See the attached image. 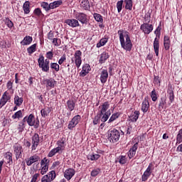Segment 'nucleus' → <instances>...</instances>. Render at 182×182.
Masks as SVG:
<instances>
[{"label":"nucleus","mask_w":182,"mask_h":182,"mask_svg":"<svg viewBox=\"0 0 182 182\" xmlns=\"http://www.w3.org/2000/svg\"><path fill=\"white\" fill-rule=\"evenodd\" d=\"M23 129H25V122H23V119L22 122H20L18 124V132H23Z\"/></svg>","instance_id":"nucleus-52"},{"label":"nucleus","mask_w":182,"mask_h":182,"mask_svg":"<svg viewBox=\"0 0 182 182\" xmlns=\"http://www.w3.org/2000/svg\"><path fill=\"white\" fill-rule=\"evenodd\" d=\"M168 99L171 103H173L174 102V94H168Z\"/></svg>","instance_id":"nucleus-64"},{"label":"nucleus","mask_w":182,"mask_h":182,"mask_svg":"<svg viewBox=\"0 0 182 182\" xmlns=\"http://www.w3.org/2000/svg\"><path fill=\"white\" fill-rule=\"evenodd\" d=\"M75 101H73V100H69L67 102V107L68 108L70 112H73V110H75Z\"/></svg>","instance_id":"nucleus-34"},{"label":"nucleus","mask_w":182,"mask_h":182,"mask_svg":"<svg viewBox=\"0 0 182 182\" xmlns=\"http://www.w3.org/2000/svg\"><path fill=\"white\" fill-rule=\"evenodd\" d=\"M75 18L81 23L87 25V16L83 13L75 14Z\"/></svg>","instance_id":"nucleus-12"},{"label":"nucleus","mask_w":182,"mask_h":182,"mask_svg":"<svg viewBox=\"0 0 182 182\" xmlns=\"http://www.w3.org/2000/svg\"><path fill=\"white\" fill-rule=\"evenodd\" d=\"M5 23L10 29L14 28V22H12L9 18H6Z\"/></svg>","instance_id":"nucleus-49"},{"label":"nucleus","mask_w":182,"mask_h":182,"mask_svg":"<svg viewBox=\"0 0 182 182\" xmlns=\"http://www.w3.org/2000/svg\"><path fill=\"white\" fill-rule=\"evenodd\" d=\"M50 68L52 70H55V72H59L60 69V66L56 63H50Z\"/></svg>","instance_id":"nucleus-38"},{"label":"nucleus","mask_w":182,"mask_h":182,"mask_svg":"<svg viewBox=\"0 0 182 182\" xmlns=\"http://www.w3.org/2000/svg\"><path fill=\"white\" fill-rule=\"evenodd\" d=\"M41 164L42 167L41 174L43 176L48 173V170L49 169V160L46 159V158H44L41 160Z\"/></svg>","instance_id":"nucleus-9"},{"label":"nucleus","mask_w":182,"mask_h":182,"mask_svg":"<svg viewBox=\"0 0 182 182\" xmlns=\"http://www.w3.org/2000/svg\"><path fill=\"white\" fill-rule=\"evenodd\" d=\"M38 66L43 72H49V65L45 64V57L41 55L38 60Z\"/></svg>","instance_id":"nucleus-8"},{"label":"nucleus","mask_w":182,"mask_h":182,"mask_svg":"<svg viewBox=\"0 0 182 182\" xmlns=\"http://www.w3.org/2000/svg\"><path fill=\"white\" fill-rule=\"evenodd\" d=\"M46 85V87H55V81L53 79H46L43 80Z\"/></svg>","instance_id":"nucleus-29"},{"label":"nucleus","mask_w":182,"mask_h":182,"mask_svg":"<svg viewBox=\"0 0 182 182\" xmlns=\"http://www.w3.org/2000/svg\"><path fill=\"white\" fill-rule=\"evenodd\" d=\"M167 93H168V95L174 94V87H173V85H168Z\"/></svg>","instance_id":"nucleus-57"},{"label":"nucleus","mask_w":182,"mask_h":182,"mask_svg":"<svg viewBox=\"0 0 182 182\" xmlns=\"http://www.w3.org/2000/svg\"><path fill=\"white\" fill-rule=\"evenodd\" d=\"M151 97L153 102L157 100V93H156V90H153L151 93Z\"/></svg>","instance_id":"nucleus-53"},{"label":"nucleus","mask_w":182,"mask_h":182,"mask_svg":"<svg viewBox=\"0 0 182 182\" xmlns=\"http://www.w3.org/2000/svg\"><path fill=\"white\" fill-rule=\"evenodd\" d=\"M137 149H139V144L135 143L128 151V157L129 159H133L134 156H136V152L137 151Z\"/></svg>","instance_id":"nucleus-15"},{"label":"nucleus","mask_w":182,"mask_h":182,"mask_svg":"<svg viewBox=\"0 0 182 182\" xmlns=\"http://www.w3.org/2000/svg\"><path fill=\"white\" fill-rule=\"evenodd\" d=\"M22 103H23V97H19L18 95H16L14 96V105L19 107L22 106Z\"/></svg>","instance_id":"nucleus-25"},{"label":"nucleus","mask_w":182,"mask_h":182,"mask_svg":"<svg viewBox=\"0 0 182 182\" xmlns=\"http://www.w3.org/2000/svg\"><path fill=\"white\" fill-rule=\"evenodd\" d=\"M171 41H170V37L168 36H165L164 38V46L165 50H168L170 49V45Z\"/></svg>","instance_id":"nucleus-23"},{"label":"nucleus","mask_w":182,"mask_h":182,"mask_svg":"<svg viewBox=\"0 0 182 182\" xmlns=\"http://www.w3.org/2000/svg\"><path fill=\"white\" fill-rule=\"evenodd\" d=\"M65 138H62L60 141H58L57 144L58 147H56L60 153L63 150H65L66 144H65Z\"/></svg>","instance_id":"nucleus-24"},{"label":"nucleus","mask_w":182,"mask_h":182,"mask_svg":"<svg viewBox=\"0 0 182 182\" xmlns=\"http://www.w3.org/2000/svg\"><path fill=\"white\" fill-rule=\"evenodd\" d=\"M109 102H105L103 103L102 109L100 110V116H102V114H105V113H106L107 112V109H109Z\"/></svg>","instance_id":"nucleus-35"},{"label":"nucleus","mask_w":182,"mask_h":182,"mask_svg":"<svg viewBox=\"0 0 182 182\" xmlns=\"http://www.w3.org/2000/svg\"><path fill=\"white\" fill-rule=\"evenodd\" d=\"M9 100H11V95H9V92L6 91L0 99V109H2V107H4Z\"/></svg>","instance_id":"nucleus-7"},{"label":"nucleus","mask_w":182,"mask_h":182,"mask_svg":"<svg viewBox=\"0 0 182 182\" xmlns=\"http://www.w3.org/2000/svg\"><path fill=\"white\" fill-rule=\"evenodd\" d=\"M63 2L62 1L59 0V1H55L53 3L50 4V9H55V8H58L59 6H60V5H62Z\"/></svg>","instance_id":"nucleus-36"},{"label":"nucleus","mask_w":182,"mask_h":182,"mask_svg":"<svg viewBox=\"0 0 182 182\" xmlns=\"http://www.w3.org/2000/svg\"><path fill=\"white\" fill-rule=\"evenodd\" d=\"M88 160H91V161H95L96 160H99L100 159V156L97 154H92L87 156Z\"/></svg>","instance_id":"nucleus-37"},{"label":"nucleus","mask_w":182,"mask_h":182,"mask_svg":"<svg viewBox=\"0 0 182 182\" xmlns=\"http://www.w3.org/2000/svg\"><path fill=\"white\" fill-rule=\"evenodd\" d=\"M81 117L77 114L75 115L71 120L74 122L75 124H79V122H80Z\"/></svg>","instance_id":"nucleus-54"},{"label":"nucleus","mask_w":182,"mask_h":182,"mask_svg":"<svg viewBox=\"0 0 182 182\" xmlns=\"http://www.w3.org/2000/svg\"><path fill=\"white\" fill-rule=\"evenodd\" d=\"M52 112L50 107H46L41 110L42 117H46L49 116V114Z\"/></svg>","instance_id":"nucleus-27"},{"label":"nucleus","mask_w":182,"mask_h":182,"mask_svg":"<svg viewBox=\"0 0 182 182\" xmlns=\"http://www.w3.org/2000/svg\"><path fill=\"white\" fill-rule=\"evenodd\" d=\"M109 58H110V55H109V53L103 52L100 57V63H105V62H106L107 60L109 59Z\"/></svg>","instance_id":"nucleus-26"},{"label":"nucleus","mask_w":182,"mask_h":182,"mask_svg":"<svg viewBox=\"0 0 182 182\" xmlns=\"http://www.w3.org/2000/svg\"><path fill=\"white\" fill-rule=\"evenodd\" d=\"M106 43H107V38H102L97 44V48H102V46H105Z\"/></svg>","instance_id":"nucleus-42"},{"label":"nucleus","mask_w":182,"mask_h":182,"mask_svg":"<svg viewBox=\"0 0 182 182\" xmlns=\"http://www.w3.org/2000/svg\"><path fill=\"white\" fill-rule=\"evenodd\" d=\"M76 126H77V124L73 122V120L71 119V121L68 124V129L70 130H72L73 127H76Z\"/></svg>","instance_id":"nucleus-59"},{"label":"nucleus","mask_w":182,"mask_h":182,"mask_svg":"<svg viewBox=\"0 0 182 182\" xmlns=\"http://www.w3.org/2000/svg\"><path fill=\"white\" fill-rule=\"evenodd\" d=\"M100 122V117L98 115L95 116L93 119V124L96 126V124H98V123Z\"/></svg>","instance_id":"nucleus-60"},{"label":"nucleus","mask_w":182,"mask_h":182,"mask_svg":"<svg viewBox=\"0 0 182 182\" xmlns=\"http://www.w3.org/2000/svg\"><path fill=\"white\" fill-rule=\"evenodd\" d=\"M93 16L97 22H103V16H102V15H100V14L95 13L93 14Z\"/></svg>","instance_id":"nucleus-40"},{"label":"nucleus","mask_w":182,"mask_h":182,"mask_svg":"<svg viewBox=\"0 0 182 182\" xmlns=\"http://www.w3.org/2000/svg\"><path fill=\"white\" fill-rule=\"evenodd\" d=\"M117 33L119 36V41L122 48L125 50H132L133 44H132L130 36H129V32L124 31V30H119Z\"/></svg>","instance_id":"nucleus-1"},{"label":"nucleus","mask_w":182,"mask_h":182,"mask_svg":"<svg viewBox=\"0 0 182 182\" xmlns=\"http://www.w3.org/2000/svg\"><path fill=\"white\" fill-rule=\"evenodd\" d=\"M139 116H140V112L139 111H134L130 116V120L131 122H137V119H139Z\"/></svg>","instance_id":"nucleus-30"},{"label":"nucleus","mask_w":182,"mask_h":182,"mask_svg":"<svg viewBox=\"0 0 182 182\" xmlns=\"http://www.w3.org/2000/svg\"><path fill=\"white\" fill-rule=\"evenodd\" d=\"M140 29L144 33L149 35L151 32H153V25L145 23L141 25Z\"/></svg>","instance_id":"nucleus-11"},{"label":"nucleus","mask_w":182,"mask_h":182,"mask_svg":"<svg viewBox=\"0 0 182 182\" xmlns=\"http://www.w3.org/2000/svg\"><path fill=\"white\" fill-rule=\"evenodd\" d=\"M32 41L33 38L31 36H26L21 41V45L23 46H26L28 45H31L32 43Z\"/></svg>","instance_id":"nucleus-19"},{"label":"nucleus","mask_w":182,"mask_h":182,"mask_svg":"<svg viewBox=\"0 0 182 182\" xmlns=\"http://www.w3.org/2000/svg\"><path fill=\"white\" fill-rule=\"evenodd\" d=\"M119 163L120 164H126V163H127V158L126 156H119Z\"/></svg>","instance_id":"nucleus-50"},{"label":"nucleus","mask_w":182,"mask_h":182,"mask_svg":"<svg viewBox=\"0 0 182 182\" xmlns=\"http://www.w3.org/2000/svg\"><path fill=\"white\" fill-rule=\"evenodd\" d=\"M110 116V111H107L103 114V116L101 118V122L105 123V122H107L109 117Z\"/></svg>","instance_id":"nucleus-41"},{"label":"nucleus","mask_w":182,"mask_h":182,"mask_svg":"<svg viewBox=\"0 0 182 182\" xmlns=\"http://www.w3.org/2000/svg\"><path fill=\"white\" fill-rule=\"evenodd\" d=\"M176 143L178 144L182 143V129L178 131V133L176 136Z\"/></svg>","instance_id":"nucleus-43"},{"label":"nucleus","mask_w":182,"mask_h":182,"mask_svg":"<svg viewBox=\"0 0 182 182\" xmlns=\"http://www.w3.org/2000/svg\"><path fill=\"white\" fill-rule=\"evenodd\" d=\"M119 139H120V132L117 129L108 132V140H109L111 143L119 141Z\"/></svg>","instance_id":"nucleus-3"},{"label":"nucleus","mask_w":182,"mask_h":182,"mask_svg":"<svg viewBox=\"0 0 182 182\" xmlns=\"http://www.w3.org/2000/svg\"><path fill=\"white\" fill-rule=\"evenodd\" d=\"M65 23H66L67 25H68V26H70L71 28H77V26H80L79 21L75 18L67 19L65 21Z\"/></svg>","instance_id":"nucleus-14"},{"label":"nucleus","mask_w":182,"mask_h":182,"mask_svg":"<svg viewBox=\"0 0 182 182\" xmlns=\"http://www.w3.org/2000/svg\"><path fill=\"white\" fill-rule=\"evenodd\" d=\"M160 49V41L159 38H155L154 41V50L156 53V56H159V50Z\"/></svg>","instance_id":"nucleus-22"},{"label":"nucleus","mask_w":182,"mask_h":182,"mask_svg":"<svg viewBox=\"0 0 182 182\" xmlns=\"http://www.w3.org/2000/svg\"><path fill=\"white\" fill-rule=\"evenodd\" d=\"M119 116H120V114H119V112L113 114L108 120V123H112V122H114L116 119H119Z\"/></svg>","instance_id":"nucleus-44"},{"label":"nucleus","mask_w":182,"mask_h":182,"mask_svg":"<svg viewBox=\"0 0 182 182\" xmlns=\"http://www.w3.org/2000/svg\"><path fill=\"white\" fill-rule=\"evenodd\" d=\"M27 52L29 55H32L34 52H36V44H33L27 48Z\"/></svg>","instance_id":"nucleus-39"},{"label":"nucleus","mask_w":182,"mask_h":182,"mask_svg":"<svg viewBox=\"0 0 182 182\" xmlns=\"http://www.w3.org/2000/svg\"><path fill=\"white\" fill-rule=\"evenodd\" d=\"M56 178V172L55 171H50L47 175H45L41 178V182H51Z\"/></svg>","instance_id":"nucleus-5"},{"label":"nucleus","mask_w":182,"mask_h":182,"mask_svg":"<svg viewBox=\"0 0 182 182\" xmlns=\"http://www.w3.org/2000/svg\"><path fill=\"white\" fill-rule=\"evenodd\" d=\"M81 8H83L85 11H89V9H90V3L88 1V0L82 1Z\"/></svg>","instance_id":"nucleus-31"},{"label":"nucleus","mask_w":182,"mask_h":182,"mask_svg":"<svg viewBox=\"0 0 182 182\" xmlns=\"http://www.w3.org/2000/svg\"><path fill=\"white\" fill-rule=\"evenodd\" d=\"M23 9L24 11V14H28L31 12V3L29 1H26L23 5Z\"/></svg>","instance_id":"nucleus-28"},{"label":"nucleus","mask_w":182,"mask_h":182,"mask_svg":"<svg viewBox=\"0 0 182 182\" xmlns=\"http://www.w3.org/2000/svg\"><path fill=\"white\" fill-rule=\"evenodd\" d=\"M39 160H41V157L36 154L26 159V163L27 166H32L33 163H36V161H39Z\"/></svg>","instance_id":"nucleus-16"},{"label":"nucleus","mask_w":182,"mask_h":182,"mask_svg":"<svg viewBox=\"0 0 182 182\" xmlns=\"http://www.w3.org/2000/svg\"><path fill=\"white\" fill-rule=\"evenodd\" d=\"M41 8L45 9V11H50V4H49L46 2H41Z\"/></svg>","instance_id":"nucleus-46"},{"label":"nucleus","mask_w":182,"mask_h":182,"mask_svg":"<svg viewBox=\"0 0 182 182\" xmlns=\"http://www.w3.org/2000/svg\"><path fill=\"white\" fill-rule=\"evenodd\" d=\"M20 117H22L21 110L15 112V114L12 115V119H19Z\"/></svg>","instance_id":"nucleus-51"},{"label":"nucleus","mask_w":182,"mask_h":182,"mask_svg":"<svg viewBox=\"0 0 182 182\" xmlns=\"http://www.w3.org/2000/svg\"><path fill=\"white\" fill-rule=\"evenodd\" d=\"M33 14L36 15V16H42V15H43L42 14V10H41L39 8L36 9L33 11Z\"/></svg>","instance_id":"nucleus-55"},{"label":"nucleus","mask_w":182,"mask_h":182,"mask_svg":"<svg viewBox=\"0 0 182 182\" xmlns=\"http://www.w3.org/2000/svg\"><path fill=\"white\" fill-rule=\"evenodd\" d=\"M125 9L132 11L133 9V0H124Z\"/></svg>","instance_id":"nucleus-32"},{"label":"nucleus","mask_w":182,"mask_h":182,"mask_svg":"<svg viewBox=\"0 0 182 182\" xmlns=\"http://www.w3.org/2000/svg\"><path fill=\"white\" fill-rule=\"evenodd\" d=\"M41 176V174L39 173H35L31 178V182H36V181L38 180V178Z\"/></svg>","instance_id":"nucleus-62"},{"label":"nucleus","mask_w":182,"mask_h":182,"mask_svg":"<svg viewBox=\"0 0 182 182\" xmlns=\"http://www.w3.org/2000/svg\"><path fill=\"white\" fill-rule=\"evenodd\" d=\"M89 70H90V65L88 64H85L82 66V70L80 73V76L82 77H85L87 73H89Z\"/></svg>","instance_id":"nucleus-21"},{"label":"nucleus","mask_w":182,"mask_h":182,"mask_svg":"<svg viewBox=\"0 0 182 182\" xmlns=\"http://www.w3.org/2000/svg\"><path fill=\"white\" fill-rule=\"evenodd\" d=\"M57 153H60V151H59V149H58V148H54L49 153L48 156V157H53V156H55V154H56Z\"/></svg>","instance_id":"nucleus-45"},{"label":"nucleus","mask_w":182,"mask_h":182,"mask_svg":"<svg viewBox=\"0 0 182 182\" xmlns=\"http://www.w3.org/2000/svg\"><path fill=\"white\" fill-rule=\"evenodd\" d=\"M71 61L75 63L77 69L80 68V65H82V51L80 50L75 51L74 54V57L72 58Z\"/></svg>","instance_id":"nucleus-4"},{"label":"nucleus","mask_w":182,"mask_h":182,"mask_svg":"<svg viewBox=\"0 0 182 182\" xmlns=\"http://www.w3.org/2000/svg\"><path fill=\"white\" fill-rule=\"evenodd\" d=\"M5 159L6 160L7 164H12L14 163V161L12 160V153L11 152H6L5 154Z\"/></svg>","instance_id":"nucleus-33"},{"label":"nucleus","mask_w":182,"mask_h":182,"mask_svg":"<svg viewBox=\"0 0 182 182\" xmlns=\"http://www.w3.org/2000/svg\"><path fill=\"white\" fill-rule=\"evenodd\" d=\"M100 173V168H96L91 171L92 177H96V176L99 175Z\"/></svg>","instance_id":"nucleus-48"},{"label":"nucleus","mask_w":182,"mask_h":182,"mask_svg":"<svg viewBox=\"0 0 182 182\" xmlns=\"http://www.w3.org/2000/svg\"><path fill=\"white\" fill-rule=\"evenodd\" d=\"M123 0L119 1L117 3V9L118 11V13L120 14L122 12V9H123Z\"/></svg>","instance_id":"nucleus-47"},{"label":"nucleus","mask_w":182,"mask_h":182,"mask_svg":"<svg viewBox=\"0 0 182 182\" xmlns=\"http://www.w3.org/2000/svg\"><path fill=\"white\" fill-rule=\"evenodd\" d=\"M39 134H35L31 138L32 151H35V150H36L38 146H39Z\"/></svg>","instance_id":"nucleus-10"},{"label":"nucleus","mask_w":182,"mask_h":182,"mask_svg":"<svg viewBox=\"0 0 182 182\" xmlns=\"http://www.w3.org/2000/svg\"><path fill=\"white\" fill-rule=\"evenodd\" d=\"M151 164H150L144 174L141 176V181H147V180H149V177L151 176Z\"/></svg>","instance_id":"nucleus-13"},{"label":"nucleus","mask_w":182,"mask_h":182,"mask_svg":"<svg viewBox=\"0 0 182 182\" xmlns=\"http://www.w3.org/2000/svg\"><path fill=\"white\" fill-rule=\"evenodd\" d=\"M23 122H27V124H28V126H36L38 127V126H39V119H35V115L33 114H30L29 116L25 117L23 119Z\"/></svg>","instance_id":"nucleus-2"},{"label":"nucleus","mask_w":182,"mask_h":182,"mask_svg":"<svg viewBox=\"0 0 182 182\" xmlns=\"http://www.w3.org/2000/svg\"><path fill=\"white\" fill-rule=\"evenodd\" d=\"M107 77H109L107 70H102L100 75V81L103 85L105 82H107Z\"/></svg>","instance_id":"nucleus-20"},{"label":"nucleus","mask_w":182,"mask_h":182,"mask_svg":"<svg viewBox=\"0 0 182 182\" xmlns=\"http://www.w3.org/2000/svg\"><path fill=\"white\" fill-rule=\"evenodd\" d=\"M63 62H66V54H63L58 60V64L62 65Z\"/></svg>","instance_id":"nucleus-58"},{"label":"nucleus","mask_w":182,"mask_h":182,"mask_svg":"<svg viewBox=\"0 0 182 182\" xmlns=\"http://www.w3.org/2000/svg\"><path fill=\"white\" fill-rule=\"evenodd\" d=\"M14 154L16 160L22 159V153H23V148L19 144H15L14 146Z\"/></svg>","instance_id":"nucleus-6"},{"label":"nucleus","mask_w":182,"mask_h":182,"mask_svg":"<svg viewBox=\"0 0 182 182\" xmlns=\"http://www.w3.org/2000/svg\"><path fill=\"white\" fill-rule=\"evenodd\" d=\"M164 105H166V99L161 98V101L159 105V109H164Z\"/></svg>","instance_id":"nucleus-56"},{"label":"nucleus","mask_w":182,"mask_h":182,"mask_svg":"<svg viewBox=\"0 0 182 182\" xmlns=\"http://www.w3.org/2000/svg\"><path fill=\"white\" fill-rule=\"evenodd\" d=\"M75 169L73 168H68L64 173V177L66 180H70L73 176H75Z\"/></svg>","instance_id":"nucleus-18"},{"label":"nucleus","mask_w":182,"mask_h":182,"mask_svg":"<svg viewBox=\"0 0 182 182\" xmlns=\"http://www.w3.org/2000/svg\"><path fill=\"white\" fill-rule=\"evenodd\" d=\"M53 38H54L53 31H50L48 34V39H49L50 41H52L53 40Z\"/></svg>","instance_id":"nucleus-63"},{"label":"nucleus","mask_w":182,"mask_h":182,"mask_svg":"<svg viewBox=\"0 0 182 182\" xmlns=\"http://www.w3.org/2000/svg\"><path fill=\"white\" fill-rule=\"evenodd\" d=\"M150 109V104L149 102V97H145L141 106V110L144 113H146Z\"/></svg>","instance_id":"nucleus-17"},{"label":"nucleus","mask_w":182,"mask_h":182,"mask_svg":"<svg viewBox=\"0 0 182 182\" xmlns=\"http://www.w3.org/2000/svg\"><path fill=\"white\" fill-rule=\"evenodd\" d=\"M46 58H47V59H50V60H52V59H53V52H52V51L47 52Z\"/></svg>","instance_id":"nucleus-61"}]
</instances>
